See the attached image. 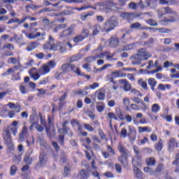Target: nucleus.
<instances>
[{
	"label": "nucleus",
	"mask_w": 179,
	"mask_h": 179,
	"mask_svg": "<svg viewBox=\"0 0 179 179\" xmlns=\"http://www.w3.org/2000/svg\"><path fill=\"white\" fill-rule=\"evenodd\" d=\"M133 171L136 178H141V177H142V171H141L139 168H137L136 166H133Z\"/></svg>",
	"instance_id": "obj_22"
},
{
	"label": "nucleus",
	"mask_w": 179,
	"mask_h": 179,
	"mask_svg": "<svg viewBox=\"0 0 179 179\" xmlns=\"http://www.w3.org/2000/svg\"><path fill=\"white\" fill-rule=\"evenodd\" d=\"M16 69H17V66H14L12 68H9L4 73L1 74L2 76H9V75H13L16 72Z\"/></svg>",
	"instance_id": "obj_14"
},
{
	"label": "nucleus",
	"mask_w": 179,
	"mask_h": 179,
	"mask_svg": "<svg viewBox=\"0 0 179 179\" xmlns=\"http://www.w3.org/2000/svg\"><path fill=\"white\" fill-rule=\"evenodd\" d=\"M147 166H155L156 164V159L155 157H150L146 159Z\"/></svg>",
	"instance_id": "obj_34"
},
{
	"label": "nucleus",
	"mask_w": 179,
	"mask_h": 179,
	"mask_svg": "<svg viewBox=\"0 0 179 179\" xmlns=\"http://www.w3.org/2000/svg\"><path fill=\"white\" fill-rule=\"evenodd\" d=\"M171 66H174L173 62L166 61L164 63V68H171Z\"/></svg>",
	"instance_id": "obj_58"
},
{
	"label": "nucleus",
	"mask_w": 179,
	"mask_h": 179,
	"mask_svg": "<svg viewBox=\"0 0 179 179\" xmlns=\"http://www.w3.org/2000/svg\"><path fill=\"white\" fill-rule=\"evenodd\" d=\"M130 29H136V30H149V27H143L139 22L131 24L130 25Z\"/></svg>",
	"instance_id": "obj_11"
},
{
	"label": "nucleus",
	"mask_w": 179,
	"mask_h": 179,
	"mask_svg": "<svg viewBox=\"0 0 179 179\" xmlns=\"http://www.w3.org/2000/svg\"><path fill=\"white\" fill-rule=\"evenodd\" d=\"M72 33H73V30L71 28H68L59 34V37L60 38H66L69 36H72Z\"/></svg>",
	"instance_id": "obj_9"
},
{
	"label": "nucleus",
	"mask_w": 179,
	"mask_h": 179,
	"mask_svg": "<svg viewBox=\"0 0 179 179\" xmlns=\"http://www.w3.org/2000/svg\"><path fill=\"white\" fill-rule=\"evenodd\" d=\"M83 40H85V38L81 34H78L73 38V41L76 44H78V43H82Z\"/></svg>",
	"instance_id": "obj_28"
},
{
	"label": "nucleus",
	"mask_w": 179,
	"mask_h": 179,
	"mask_svg": "<svg viewBox=\"0 0 179 179\" xmlns=\"http://www.w3.org/2000/svg\"><path fill=\"white\" fill-rule=\"evenodd\" d=\"M119 83H120L121 85H123V88L125 92H129L131 90V84H129V82L128 80L123 79V80H120Z\"/></svg>",
	"instance_id": "obj_12"
},
{
	"label": "nucleus",
	"mask_w": 179,
	"mask_h": 179,
	"mask_svg": "<svg viewBox=\"0 0 179 179\" xmlns=\"http://www.w3.org/2000/svg\"><path fill=\"white\" fill-rule=\"evenodd\" d=\"M46 64L48 66L50 69H54V68L57 66V62H55V60H50L46 63Z\"/></svg>",
	"instance_id": "obj_40"
},
{
	"label": "nucleus",
	"mask_w": 179,
	"mask_h": 179,
	"mask_svg": "<svg viewBox=\"0 0 179 179\" xmlns=\"http://www.w3.org/2000/svg\"><path fill=\"white\" fill-rule=\"evenodd\" d=\"M98 132L101 139H103L104 141H107V137L106 136V134H104V132H103V130L101 129H99L98 130Z\"/></svg>",
	"instance_id": "obj_57"
},
{
	"label": "nucleus",
	"mask_w": 179,
	"mask_h": 179,
	"mask_svg": "<svg viewBox=\"0 0 179 179\" xmlns=\"http://www.w3.org/2000/svg\"><path fill=\"white\" fill-rule=\"evenodd\" d=\"M116 26H118V18L115 16H112L103 23L102 30L106 33H110L111 30H114Z\"/></svg>",
	"instance_id": "obj_2"
},
{
	"label": "nucleus",
	"mask_w": 179,
	"mask_h": 179,
	"mask_svg": "<svg viewBox=\"0 0 179 179\" xmlns=\"http://www.w3.org/2000/svg\"><path fill=\"white\" fill-rule=\"evenodd\" d=\"M12 23H17V24H19V18L15 17L10 19L7 22V24H12Z\"/></svg>",
	"instance_id": "obj_56"
},
{
	"label": "nucleus",
	"mask_w": 179,
	"mask_h": 179,
	"mask_svg": "<svg viewBox=\"0 0 179 179\" xmlns=\"http://www.w3.org/2000/svg\"><path fill=\"white\" fill-rule=\"evenodd\" d=\"M150 3L149 2H145V1H141L138 4V6H139L141 8V9H145V8H146V6H148V5H150Z\"/></svg>",
	"instance_id": "obj_48"
},
{
	"label": "nucleus",
	"mask_w": 179,
	"mask_h": 179,
	"mask_svg": "<svg viewBox=\"0 0 179 179\" xmlns=\"http://www.w3.org/2000/svg\"><path fill=\"white\" fill-rule=\"evenodd\" d=\"M48 83H50V77L44 78L39 81V85H47Z\"/></svg>",
	"instance_id": "obj_52"
},
{
	"label": "nucleus",
	"mask_w": 179,
	"mask_h": 179,
	"mask_svg": "<svg viewBox=\"0 0 179 179\" xmlns=\"http://www.w3.org/2000/svg\"><path fill=\"white\" fill-rule=\"evenodd\" d=\"M142 159L138 155H136L132 159L133 167H137V166H141Z\"/></svg>",
	"instance_id": "obj_15"
},
{
	"label": "nucleus",
	"mask_w": 179,
	"mask_h": 179,
	"mask_svg": "<svg viewBox=\"0 0 179 179\" xmlns=\"http://www.w3.org/2000/svg\"><path fill=\"white\" fill-rule=\"evenodd\" d=\"M120 136L121 138H127L128 136V131L125 128H122L120 131Z\"/></svg>",
	"instance_id": "obj_47"
},
{
	"label": "nucleus",
	"mask_w": 179,
	"mask_h": 179,
	"mask_svg": "<svg viewBox=\"0 0 179 179\" xmlns=\"http://www.w3.org/2000/svg\"><path fill=\"white\" fill-rule=\"evenodd\" d=\"M66 123L64 122L63 124L62 129H59V131L64 132V134H67L68 135H69V136H72L73 135L72 131L69 129H66Z\"/></svg>",
	"instance_id": "obj_24"
},
{
	"label": "nucleus",
	"mask_w": 179,
	"mask_h": 179,
	"mask_svg": "<svg viewBox=\"0 0 179 179\" xmlns=\"http://www.w3.org/2000/svg\"><path fill=\"white\" fill-rule=\"evenodd\" d=\"M96 56H90L85 59V62H88L89 64H92V62H94L96 61Z\"/></svg>",
	"instance_id": "obj_50"
},
{
	"label": "nucleus",
	"mask_w": 179,
	"mask_h": 179,
	"mask_svg": "<svg viewBox=\"0 0 179 179\" xmlns=\"http://www.w3.org/2000/svg\"><path fill=\"white\" fill-rule=\"evenodd\" d=\"M66 24H59L57 25L55 28L52 29L53 33H58L61 29H66Z\"/></svg>",
	"instance_id": "obj_29"
},
{
	"label": "nucleus",
	"mask_w": 179,
	"mask_h": 179,
	"mask_svg": "<svg viewBox=\"0 0 179 179\" xmlns=\"http://www.w3.org/2000/svg\"><path fill=\"white\" fill-rule=\"evenodd\" d=\"M39 72L40 73H42V75H47L48 73H50V72H51V69H50L47 64H45L41 66Z\"/></svg>",
	"instance_id": "obj_16"
},
{
	"label": "nucleus",
	"mask_w": 179,
	"mask_h": 179,
	"mask_svg": "<svg viewBox=\"0 0 179 179\" xmlns=\"http://www.w3.org/2000/svg\"><path fill=\"white\" fill-rule=\"evenodd\" d=\"M71 124L73 127H77L78 131H80L82 127H80V124H79V120H78L76 119H73L71 122Z\"/></svg>",
	"instance_id": "obj_35"
},
{
	"label": "nucleus",
	"mask_w": 179,
	"mask_h": 179,
	"mask_svg": "<svg viewBox=\"0 0 179 179\" xmlns=\"http://www.w3.org/2000/svg\"><path fill=\"white\" fill-rule=\"evenodd\" d=\"M112 76L113 78H126L127 74L125 73H122L120 71L112 72Z\"/></svg>",
	"instance_id": "obj_21"
},
{
	"label": "nucleus",
	"mask_w": 179,
	"mask_h": 179,
	"mask_svg": "<svg viewBox=\"0 0 179 179\" xmlns=\"http://www.w3.org/2000/svg\"><path fill=\"white\" fill-rule=\"evenodd\" d=\"M35 128H36V131H38V132H43V131L44 129L41 125H40L37 123L35 124Z\"/></svg>",
	"instance_id": "obj_62"
},
{
	"label": "nucleus",
	"mask_w": 179,
	"mask_h": 179,
	"mask_svg": "<svg viewBox=\"0 0 179 179\" xmlns=\"http://www.w3.org/2000/svg\"><path fill=\"white\" fill-rule=\"evenodd\" d=\"M99 86H100V85L98 83H94L90 85V89L94 90V89H97V87H99Z\"/></svg>",
	"instance_id": "obj_64"
},
{
	"label": "nucleus",
	"mask_w": 179,
	"mask_h": 179,
	"mask_svg": "<svg viewBox=\"0 0 179 179\" xmlns=\"http://www.w3.org/2000/svg\"><path fill=\"white\" fill-rule=\"evenodd\" d=\"M37 47H38V43L37 42H31L27 48V50L33 51V50H36Z\"/></svg>",
	"instance_id": "obj_26"
},
{
	"label": "nucleus",
	"mask_w": 179,
	"mask_h": 179,
	"mask_svg": "<svg viewBox=\"0 0 179 179\" xmlns=\"http://www.w3.org/2000/svg\"><path fill=\"white\" fill-rule=\"evenodd\" d=\"M101 30V28L100 27V25L96 24L92 27V34L93 36H97L99 34V31Z\"/></svg>",
	"instance_id": "obj_33"
},
{
	"label": "nucleus",
	"mask_w": 179,
	"mask_h": 179,
	"mask_svg": "<svg viewBox=\"0 0 179 179\" xmlns=\"http://www.w3.org/2000/svg\"><path fill=\"white\" fill-rule=\"evenodd\" d=\"M70 71L76 73L78 76H83V74L80 73V69L76 67L75 64H70Z\"/></svg>",
	"instance_id": "obj_17"
},
{
	"label": "nucleus",
	"mask_w": 179,
	"mask_h": 179,
	"mask_svg": "<svg viewBox=\"0 0 179 179\" xmlns=\"http://www.w3.org/2000/svg\"><path fill=\"white\" fill-rule=\"evenodd\" d=\"M45 163H47V157L41 154L39 157V162L36 165V168L40 169V167L45 166Z\"/></svg>",
	"instance_id": "obj_8"
},
{
	"label": "nucleus",
	"mask_w": 179,
	"mask_h": 179,
	"mask_svg": "<svg viewBox=\"0 0 179 179\" xmlns=\"http://www.w3.org/2000/svg\"><path fill=\"white\" fill-rule=\"evenodd\" d=\"M135 43H133L131 44L125 45L123 48V51H131V50H134V48H135Z\"/></svg>",
	"instance_id": "obj_39"
},
{
	"label": "nucleus",
	"mask_w": 179,
	"mask_h": 179,
	"mask_svg": "<svg viewBox=\"0 0 179 179\" xmlns=\"http://www.w3.org/2000/svg\"><path fill=\"white\" fill-rule=\"evenodd\" d=\"M84 128L89 132H93V131H94V128H93V127H92L90 124H85Z\"/></svg>",
	"instance_id": "obj_54"
},
{
	"label": "nucleus",
	"mask_w": 179,
	"mask_h": 179,
	"mask_svg": "<svg viewBox=\"0 0 179 179\" xmlns=\"http://www.w3.org/2000/svg\"><path fill=\"white\" fill-rule=\"evenodd\" d=\"M20 93H22V94H26V93H27V90L24 85L20 86Z\"/></svg>",
	"instance_id": "obj_61"
},
{
	"label": "nucleus",
	"mask_w": 179,
	"mask_h": 179,
	"mask_svg": "<svg viewBox=\"0 0 179 179\" xmlns=\"http://www.w3.org/2000/svg\"><path fill=\"white\" fill-rule=\"evenodd\" d=\"M11 79L12 80H22V78H20V73L13 74Z\"/></svg>",
	"instance_id": "obj_53"
},
{
	"label": "nucleus",
	"mask_w": 179,
	"mask_h": 179,
	"mask_svg": "<svg viewBox=\"0 0 179 179\" xmlns=\"http://www.w3.org/2000/svg\"><path fill=\"white\" fill-rule=\"evenodd\" d=\"M65 45H66V43L65 42L55 43V41H54L52 51H61L64 52V51H65Z\"/></svg>",
	"instance_id": "obj_3"
},
{
	"label": "nucleus",
	"mask_w": 179,
	"mask_h": 179,
	"mask_svg": "<svg viewBox=\"0 0 179 179\" xmlns=\"http://www.w3.org/2000/svg\"><path fill=\"white\" fill-rule=\"evenodd\" d=\"M107 117H108V120H110V121H111V120H115V121L118 120V117H117V115H115V113L110 112L107 114Z\"/></svg>",
	"instance_id": "obj_36"
},
{
	"label": "nucleus",
	"mask_w": 179,
	"mask_h": 179,
	"mask_svg": "<svg viewBox=\"0 0 179 179\" xmlns=\"http://www.w3.org/2000/svg\"><path fill=\"white\" fill-rule=\"evenodd\" d=\"M119 162L124 166V167H128V157L124 155H121L118 157Z\"/></svg>",
	"instance_id": "obj_18"
},
{
	"label": "nucleus",
	"mask_w": 179,
	"mask_h": 179,
	"mask_svg": "<svg viewBox=\"0 0 179 179\" xmlns=\"http://www.w3.org/2000/svg\"><path fill=\"white\" fill-rule=\"evenodd\" d=\"M16 171H17V166H16L15 165L11 166L10 169V176H15V174H16Z\"/></svg>",
	"instance_id": "obj_51"
},
{
	"label": "nucleus",
	"mask_w": 179,
	"mask_h": 179,
	"mask_svg": "<svg viewBox=\"0 0 179 179\" xmlns=\"http://www.w3.org/2000/svg\"><path fill=\"white\" fill-rule=\"evenodd\" d=\"M151 111L153 114H157L160 111V106L157 103H154L151 106Z\"/></svg>",
	"instance_id": "obj_27"
},
{
	"label": "nucleus",
	"mask_w": 179,
	"mask_h": 179,
	"mask_svg": "<svg viewBox=\"0 0 179 179\" xmlns=\"http://www.w3.org/2000/svg\"><path fill=\"white\" fill-rule=\"evenodd\" d=\"M148 85L151 87V90H155V87H156V85H157V82L155 78H149L148 79Z\"/></svg>",
	"instance_id": "obj_25"
},
{
	"label": "nucleus",
	"mask_w": 179,
	"mask_h": 179,
	"mask_svg": "<svg viewBox=\"0 0 179 179\" xmlns=\"http://www.w3.org/2000/svg\"><path fill=\"white\" fill-rule=\"evenodd\" d=\"M173 164L174 166H177L176 169H175V173H178L179 172V161H178V159L175 160L173 162Z\"/></svg>",
	"instance_id": "obj_60"
},
{
	"label": "nucleus",
	"mask_w": 179,
	"mask_h": 179,
	"mask_svg": "<svg viewBox=\"0 0 179 179\" xmlns=\"http://www.w3.org/2000/svg\"><path fill=\"white\" fill-rule=\"evenodd\" d=\"M82 59V55H76L70 58V62H75L76 61H79V59Z\"/></svg>",
	"instance_id": "obj_43"
},
{
	"label": "nucleus",
	"mask_w": 179,
	"mask_h": 179,
	"mask_svg": "<svg viewBox=\"0 0 179 179\" xmlns=\"http://www.w3.org/2000/svg\"><path fill=\"white\" fill-rule=\"evenodd\" d=\"M141 106L143 111H146V110H149V106L143 102V101H141Z\"/></svg>",
	"instance_id": "obj_59"
},
{
	"label": "nucleus",
	"mask_w": 179,
	"mask_h": 179,
	"mask_svg": "<svg viewBox=\"0 0 179 179\" xmlns=\"http://www.w3.org/2000/svg\"><path fill=\"white\" fill-rule=\"evenodd\" d=\"M90 33V32L89 31V29L84 28L82 29L81 35L84 38H87L89 37Z\"/></svg>",
	"instance_id": "obj_41"
},
{
	"label": "nucleus",
	"mask_w": 179,
	"mask_h": 179,
	"mask_svg": "<svg viewBox=\"0 0 179 179\" xmlns=\"http://www.w3.org/2000/svg\"><path fill=\"white\" fill-rule=\"evenodd\" d=\"M155 149L157 152H160L162 149H163V143L162 142V140L155 144Z\"/></svg>",
	"instance_id": "obj_44"
},
{
	"label": "nucleus",
	"mask_w": 179,
	"mask_h": 179,
	"mask_svg": "<svg viewBox=\"0 0 179 179\" xmlns=\"http://www.w3.org/2000/svg\"><path fill=\"white\" fill-rule=\"evenodd\" d=\"M117 149L120 153H122V156H126L127 157H129V155L131 152L124 146V145H122V143H119L117 144Z\"/></svg>",
	"instance_id": "obj_5"
},
{
	"label": "nucleus",
	"mask_w": 179,
	"mask_h": 179,
	"mask_svg": "<svg viewBox=\"0 0 179 179\" xmlns=\"http://www.w3.org/2000/svg\"><path fill=\"white\" fill-rule=\"evenodd\" d=\"M54 43V38L52 36H49V41L45 43L43 46V50H50L52 51V45Z\"/></svg>",
	"instance_id": "obj_10"
},
{
	"label": "nucleus",
	"mask_w": 179,
	"mask_h": 179,
	"mask_svg": "<svg viewBox=\"0 0 179 179\" xmlns=\"http://www.w3.org/2000/svg\"><path fill=\"white\" fill-rule=\"evenodd\" d=\"M6 48L8 50H10L13 51V50H15V46L12 43H6L4 45V46L3 47V50H5Z\"/></svg>",
	"instance_id": "obj_49"
},
{
	"label": "nucleus",
	"mask_w": 179,
	"mask_h": 179,
	"mask_svg": "<svg viewBox=\"0 0 179 179\" xmlns=\"http://www.w3.org/2000/svg\"><path fill=\"white\" fill-rule=\"evenodd\" d=\"M146 23H148V24H149L150 26H152V27L157 26V22L155 20H152V19L148 20L146 21Z\"/></svg>",
	"instance_id": "obj_55"
},
{
	"label": "nucleus",
	"mask_w": 179,
	"mask_h": 179,
	"mask_svg": "<svg viewBox=\"0 0 179 179\" xmlns=\"http://www.w3.org/2000/svg\"><path fill=\"white\" fill-rule=\"evenodd\" d=\"M32 162H33V159H31L30 157H25L24 163L29 165V164H31Z\"/></svg>",
	"instance_id": "obj_63"
},
{
	"label": "nucleus",
	"mask_w": 179,
	"mask_h": 179,
	"mask_svg": "<svg viewBox=\"0 0 179 179\" xmlns=\"http://www.w3.org/2000/svg\"><path fill=\"white\" fill-rule=\"evenodd\" d=\"M120 43V41L118 40L117 38H114V37H111L110 40H109V45H110V47H118V44Z\"/></svg>",
	"instance_id": "obj_20"
},
{
	"label": "nucleus",
	"mask_w": 179,
	"mask_h": 179,
	"mask_svg": "<svg viewBox=\"0 0 179 179\" xmlns=\"http://www.w3.org/2000/svg\"><path fill=\"white\" fill-rule=\"evenodd\" d=\"M14 39L20 45H24V43H23V36L19 37L17 36V34H14Z\"/></svg>",
	"instance_id": "obj_31"
},
{
	"label": "nucleus",
	"mask_w": 179,
	"mask_h": 179,
	"mask_svg": "<svg viewBox=\"0 0 179 179\" xmlns=\"http://www.w3.org/2000/svg\"><path fill=\"white\" fill-rule=\"evenodd\" d=\"M62 71L64 73H68L70 71V64H64L62 66Z\"/></svg>",
	"instance_id": "obj_38"
},
{
	"label": "nucleus",
	"mask_w": 179,
	"mask_h": 179,
	"mask_svg": "<svg viewBox=\"0 0 179 179\" xmlns=\"http://www.w3.org/2000/svg\"><path fill=\"white\" fill-rule=\"evenodd\" d=\"M143 132H152V128L148 127H138V134H143Z\"/></svg>",
	"instance_id": "obj_32"
},
{
	"label": "nucleus",
	"mask_w": 179,
	"mask_h": 179,
	"mask_svg": "<svg viewBox=\"0 0 179 179\" xmlns=\"http://www.w3.org/2000/svg\"><path fill=\"white\" fill-rule=\"evenodd\" d=\"M3 139L6 145L12 144V135L9 129H6L3 133Z\"/></svg>",
	"instance_id": "obj_4"
},
{
	"label": "nucleus",
	"mask_w": 179,
	"mask_h": 179,
	"mask_svg": "<svg viewBox=\"0 0 179 179\" xmlns=\"http://www.w3.org/2000/svg\"><path fill=\"white\" fill-rule=\"evenodd\" d=\"M45 37V33H30V34H26L27 38H29V40H36V38H38V37Z\"/></svg>",
	"instance_id": "obj_7"
},
{
	"label": "nucleus",
	"mask_w": 179,
	"mask_h": 179,
	"mask_svg": "<svg viewBox=\"0 0 179 179\" xmlns=\"http://www.w3.org/2000/svg\"><path fill=\"white\" fill-rule=\"evenodd\" d=\"M8 110L3 108L0 112V117H1V118H6L8 117Z\"/></svg>",
	"instance_id": "obj_45"
},
{
	"label": "nucleus",
	"mask_w": 179,
	"mask_h": 179,
	"mask_svg": "<svg viewBox=\"0 0 179 179\" xmlns=\"http://www.w3.org/2000/svg\"><path fill=\"white\" fill-rule=\"evenodd\" d=\"M137 83L139 86H141L143 89H144L145 90H148V83H146L144 79L140 78L137 81Z\"/></svg>",
	"instance_id": "obj_23"
},
{
	"label": "nucleus",
	"mask_w": 179,
	"mask_h": 179,
	"mask_svg": "<svg viewBox=\"0 0 179 179\" xmlns=\"http://www.w3.org/2000/svg\"><path fill=\"white\" fill-rule=\"evenodd\" d=\"M89 177V172L85 171L84 169H82L80 171L78 175V179H86Z\"/></svg>",
	"instance_id": "obj_19"
},
{
	"label": "nucleus",
	"mask_w": 179,
	"mask_h": 179,
	"mask_svg": "<svg viewBox=\"0 0 179 179\" xmlns=\"http://www.w3.org/2000/svg\"><path fill=\"white\" fill-rule=\"evenodd\" d=\"M130 33H131V31L128 30L123 34V36L122 37L123 43H129L131 41L132 36H131V35H129Z\"/></svg>",
	"instance_id": "obj_13"
},
{
	"label": "nucleus",
	"mask_w": 179,
	"mask_h": 179,
	"mask_svg": "<svg viewBox=\"0 0 179 179\" xmlns=\"http://www.w3.org/2000/svg\"><path fill=\"white\" fill-rule=\"evenodd\" d=\"M62 9V6H59L57 8L54 9L52 8H45V12H58V10H61Z\"/></svg>",
	"instance_id": "obj_37"
},
{
	"label": "nucleus",
	"mask_w": 179,
	"mask_h": 179,
	"mask_svg": "<svg viewBox=\"0 0 179 179\" xmlns=\"http://www.w3.org/2000/svg\"><path fill=\"white\" fill-rule=\"evenodd\" d=\"M96 94L98 100H104L106 99V94L101 90L96 91Z\"/></svg>",
	"instance_id": "obj_30"
},
{
	"label": "nucleus",
	"mask_w": 179,
	"mask_h": 179,
	"mask_svg": "<svg viewBox=\"0 0 179 179\" xmlns=\"http://www.w3.org/2000/svg\"><path fill=\"white\" fill-rule=\"evenodd\" d=\"M29 75L34 80H38L41 78L40 73H29Z\"/></svg>",
	"instance_id": "obj_42"
},
{
	"label": "nucleus",
	"mask_w": 179,
	"mask_h": 179,
	"mask_svg": "<svg viewBox=\"0 0 179 179\" xmlns=\"http://www.w3.org/2000/svg\"><path fill=\"white\" fill-rule=\"evenodd\" d=\"M152 57V53L148 52L145 49H141L130 57L132 65H141L143 61H148Z\"/></svg>",
	"instance_id": "obj_1"
},
{
	"label": "nucleus",
	"mask_w": 179,
	"mask_h": 179,
	"mask_svg": "<svg viewBox=\"0 0 179 179\" xmlns=\"http://www.w3.org/2000/svg\"><path fill=\"white\" fill-rule=\"evenodd\" d=\"M8 64H13V65H15V64H17L19 62V60L16 59V57H10L7 60Z\"/></svg>",
	"instance_id": "obj_46"
},
{
	"label": "nucleus",
	"mask_w": 179,
	"mask_h": 179,
	"mask_svg": "<svg viewBox=\"0 0 179 179\" xmlns=\"http://www.w3.org/2000/svg\"><path fill=\"white\" fill-rule=\"evenodd\" d=\"M19 122L18 121H13L11 124L8 127V129L11 131L13 135L16 136L17 134V129H19Z\"/></svg>",
	"instance_id": "obj_6"
}]
</instances>
